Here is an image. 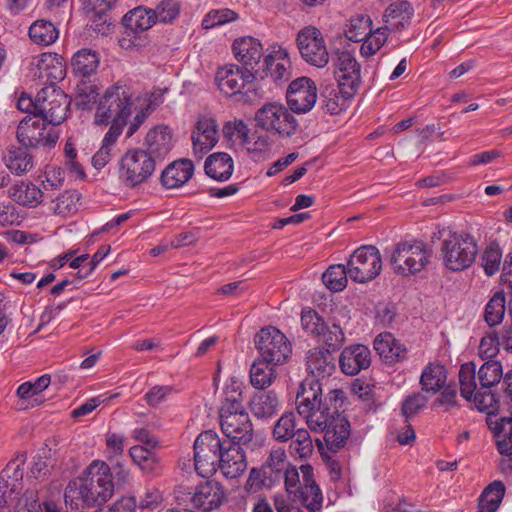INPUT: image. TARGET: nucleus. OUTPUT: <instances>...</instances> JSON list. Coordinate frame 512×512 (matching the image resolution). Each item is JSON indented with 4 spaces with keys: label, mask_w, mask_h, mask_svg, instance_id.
I'll return each mask as SVG.
<instances>
[{
    "label": "nucleus",
    "mask_w": 512,
    "mask_h": 512,
    "mask_svg": "<svg viewBox=\"0 0 512 512\" xmlns=\"http://www.w3.org/2000/svg\"><path fill=\"white\" fill-rule=\"evenodd\" d=\"M296 44L301 57L317 68L329 62V53L322 32L315 26H306L297 33Z\"/></svg>",
    "instance_id": "obj_17"
},
{
    "label": "nucleus",
    "mask_w": 512,
    "mask_h": 512,
    "mask_svg": "<svg viewBox=\"0 0 512 512\" xmlns=\"http://www.w3.org/2000/svg\"><path fill=\"white\" fill-rule=\"evenodd\" d=\"M502 251L495 242L490 243L482 254V266L487 276L494 275L500 268Z\"/></svg>",
    "instance_id": "obj_59"
},
{
    "label": "nucleus",
    "mask_w": 512,
    "mask_h": 512,
    "mask_svg": "<svg viewBox=\"0 0 512 512\" xmlns=\"http://www.w3.org/2000/svg\"><path fill=\"white\" fill-rule=\"evenodd\" d=\"M345 401L346 397L340 400V404H337L336 413L329 412L327 416L324 415V421L321 425L323 429L314 430L315 432L324 433V440L330 451L337 452L343 448L350 436L351 426L347 417L343 414Z\"/></svg>",
    "instance_id": "obj_18"
},
{
    "label": "nucleus",
    "mask_w": 512,
    "mask_h": 512,
    "mask_svg": "<svg viewBox=\"0 0 512 512\" xmlns=\"http://www.w3.org/2000/svg\"><path fill=\"white\" fill-rule=\"evenodd\" d=\"M132 105L130 88L126 85L115 84L109 87L100 99L95 122L99 125H108L110 122L127 123Z\"/></svg>",
    "instance_id": "obj_4"
},
{
    "label": "nucleus",
    "mask_w": 512,
    "mask_h": 512,
    "mask_svg": "<svg viewBox=\"0 0 512 512\" xmlns=\"http://www.w3.org/2000/svg\"><path fill=\"white\" fill-rule=\"evenodd\" d=\"M428 403V398L420 393H413L407 396L401 405V414L408 420L414 417L420 410H422Z\"/></svg>",
    "instance_id": "obj_61"
},
{
    "label": "nucleus",
    "mask_w": 512,
    "mask_h": 512,
    "mask_svg": "<svg viewBox=\"0 0 512 512\" xmlns=\"http://www.w3.org/2000/svg\"><path fill=\"white\" fill-rule=\"evenodd\" d=\"M371 364V351L362 344L345 347L339 356V367L345 375L355 376Z\"/></svg>",
    "instance_id": "obj_23"
},
{
    "label": "nucleus",
    "mask_w": 512,
    "mask_h": 512,
    "mask_svg": "<svg viewBox=\"0 0 512 512\" xmlns=\"http://www.w3.org/2000/svg\"><path fill=\"white\" fill-rule=\"evenodd\" d=\"M174 495L179 506L189 503L191 508L206 512L220 507L225 497L223 487L218 482L209 480L197 485L194 489L179 485L174 490Z\"/></svg>",
    "instance_id": "obj_9"
},
{
    "label": "nucleus",
    "mask_w": 512,
    "mask_h": 512,
    "mask_svg": "<svg viewBox=\"0 0 512 512\" xmlns=\"http://www.w3.org/2000/svg\"><path fill=\"white\" fill-rule=\"evenodd\" d=\"M307 369L315 377L330 376L335 370V359L329 350L314 349L307 356Z\"/></svg>",
    "instance_id": "obj_35"
},
{
    "label": "nucleus",
    "mask_w": 512,
    "mask_h": 512,
    "mask_svg": "<svg viewBox=\"0 0 512 512\" xmlns=\"http://www.w3.org/2000/svg\"><path fill=\"white\" fill-rule=\"evenodd\" d=\"M446 378L447 372L441 363H430L424 368L420 377L422 390L437 393L444 387Z\"/></svg>",
    "instance_id": "obj_39"
},
{
    "label": "nucleus",
    "mask_w": 512,
    "mask_h": 512,
    "mask_svg": "<svg viewBox=\"0 0 512 512\" xmlns=\"http://www.w3.org/2000/svg\"><path fill=\"white\" fill-rule=\"evenodd\" d=\"M388 35L389 28L387 26L379 27L374 31L371 30V34L362 40L363 43L360 48L361 55L363 57H370L374 55L385 44L388 39Z\"/></svg>",
    "instance_id": "obj_53"
},
{
    "label": "nucleus",
    "mask_w": 512,
    "mask_h": 512,
    "mask_svg": "<svg viewBox=\"0 0 512 512\" xmlns=\"http://www.w3.org/2000/svg\"><path fill=\"white\" fill-rule=\"evenodd\" d=\"M55 184L53 187H49L50 193L54 195V201H50L51 203H55L52 207V210L55 214L66 216L77 210L76 204L79 200L78 195L74 191H64L63 193L56 194Z\"/></svg>",
    "instance_id": "obj_51"
},
{
    "label": "nucleus",
    "mask_w": 512,
    "mask_h": 512,
    "mask_svg": "<svg viewBox=\"0 0 512 512\" xmlns=\"http://www.w3.org/2000/svg\"><path fill=\"white\" fill-rule=\"evenodd\" d=\"M180 5L177 0H162L155 9V22H172L179 14Z\"/></svg>",
    "instance_id": "obj_64"
},
{
    "label": "nucleus",
    "mask_w": 512,
    "mask_h": 512,
    "mask_svg": "<svg viewBox=\"0 0 512 512\" xmlns=\"http://www.w3.org/2000/svg\"><path fill=\"white\" fill-rule=\"evenodd\" d=\"M296 416L293 412H285L275 423L273 437L279 442H287L298 433Z\"/></svg>",
    "instance_id": "obj_49"
},
{
    "label": "nucleus",
    "mask_w": 512,
    "mask_h": 512,
    "mask_svg": "<svg viewBox=\"0 0 512 512\" xmlns=\"http://www.w3.org/2000/svg\"><path fill=\"white\" fill-rule=\"evenodd\" d=\"M302 484L297 489L296 497L311 512L319 511L322 507L323 497L314 478L313 467L309 464L301 465Z\"/></svg>",
    "instance_id": "obj_24"
},
{
    "label": "nucleus",
    "mask_w": 512,
    "mask_h": 512,
    "mask_svg": "<svg viewBox=\"0 0 512 512\" xmlns=\"http://www.w3.org/2000/svg\"><path fill=\"white\" fill-rule=\"evenodd\" d=\"M505 294L503 291L496 292L485 308V321L489 326H495L499 324L505 314Z\"/></svg>",
    "instance_id": "obj_55"
},
{
    "label": "nucleus",
    "mask_w": 512,
    "mask_h": 512,
    "mask_svg": "<svg viewBox=\"0 0 512 512\" xmlns=\"http://www.w3.org/2000/svg\"><path fill=\"white\" fill-rule=\"evenodd\" d=\"M100 58L96 51L81 49L72 58L73 72L81 77H88L97 71Z\"/></svg>",
    "instance_id": "obj_42"
},
{
    "label": "nucleus",
    "mask_w": 512,
    "mask_h": 512,
    "mask_svg": "<svg viewBox=\"0 0 512 512\" xmlns=\"http://www.w3.org/2000/svg\"><path fill=\"white\" fill-rule=\"evenodd\" d=\"M54 183L50 180L42 182V188L32 183L20 182L9 188V196L15 202L23 206L35 207L46 201H54V195L50 193V188Z\"/></svg>",
    "instance_id": "obj_20"
},
{
    "label": "nucleus",
    "mask_w": 512,
    "mask_h": 512,
    "mask_svg": "<svg viewBox=\"0 0 512 512\" xmlns=\"http://www.w3.org/2000/svg\"><path fill=\"white\" fill-rule=\"evenodd\" d=\"M194 173V165L191 160L181 159L169 164L160 177L161 184L166 189H174L183 186Z\"/></svg>",
    "instance_id": "obj_31"
},
{
    "label": "nucleus",
    "mask_w": 512,
    "mask_h": 512,
    "mask_svg": "<svg viewBox=\"0 0 512 512\" xmlns=\"http://www.w3.org/2000/svg\"><path fill=\"white\" fill-rule=\"evenodd\" d=\"M71 100L60 88L47 85L38 92L39 117L50 125H59L67 117Z\"/></svg>",
    "instance_id": "obj_15"
},
{
    "label": "nucleus",
    "mask_w": 512,
    "mask_h": 512,
    "mask_svg": "<svg viewBox=\"0 0 512 512\" xmlns=\"http://www.w3.org/2000/svg\"><path fill=\"white\" fill-rule=\"evenodd\" d=\"M233 53L236 59L243 65L242 68H249L255 72V67L259 64L263 56L261 43L250 36L236 39L232 45Z\"/></svg>",
    "instance_id": "obj_27"
},
{
    "label": "nucleus",
    "mask_w": 512,
    "mask_h": 512,
    "mask_svg": "<svg viewBox=\"0 0 512 512\" xmlns=\"http://www.w3.org/2000/svg\"><path fill=\"white\" fill-rule=\"evenodd\" d=\"M374 349L388 364H395L407 358V349L391 333H381L374 340Z\"/></svg>",
    "instance_id": "obj_30"
},
{
    "label": "nucleus",
    "mask_w": 512,
    "mask_h": 512,
    "mask_svg": "<svg viewBox=\"0 0 512 512\" xmlns=\"http://www.w3.org/2000/svg\"><path fill=\"white\" fill-rule=\"evenodd\" d=\"M278 406L279 399L274 391L255 394L250 402L251 412L259 419L271 418L276 414Z\"/></svg>",
    "instance_id": "obj_38"
},
{
    "label": "nucleus",
    "mask_w": 512,
    "mask_h": 512,
    "mask_svg": "<svg viewBox=\"0 0 512 512\" xmlns=\"http://www.w3.org/2000/svg\"><path fill=\"white\" fill-rule=\"evenodd\" d=\"M287 56L288 53L283 49L268 54L264 58L265 67L261 74L258 72V76L261 78L269 76L275 83L287 81L290 77L289 60Z\"/></svg>",
    "instance_id": "obj_33"
},
{
    "label": "nucleus",
    "mask_w": 512,
    "mask_h": 512,
    "mask_svg": "<svg viewBox=\"0 0 512 512\" xmlns=\"http://www.w3.org/2000/svg\"><path fill=\"white\" fill-rule=\"evenodd\" d=\"M431 253L422 241L400 242L391 255L390 262L397 274L408 276L420 272L428 264Z\"/></svg>",
    "instance_id": "obj_10"
},
{
    "label": "nucleus",
    "mask_w": 512,
    "mask_h": 512,
    "mask_svg": "<svg viewBox=\"0 0 512 512\" xmlns=\"http://www.w3.org/2000/svg\"><path fill=\"white\" fill-rule=\"evenodd\" d=\"M36 69L34 75L49 85L56 86V83L63 80L66 75V66L63 58L57 54H41L37 60Z\"/></svg>",
    "instance_id": "obj_26"
},
{
    "label": "nucleus",
    "mask_w": 512,
    "mask_h": 512,
    "mask_svg": "<svg viewBox=\"0 0 512 512\" xmlns=\"http://www.w3.org/2000/svg\"><path fill=\"white\" fill-rule=\"evenodd\" d=\"M501 346L500 336L496 332L486 334L479 345V356L483 360H494Z\"/></svg>",
    "instance_id": "obj_63"
},
{
    "label": "nucleus",
    "mask_w": 512,
    "mask_h": 512,
    "mask_svg": "<svg viewBox=\"0 0 512 512\" xmlns=\"http://www.w3.org/2000/svg\"><path fill=\"white\" fill-rule=\"evenodd\" d=\"M258 70L252 72L235 64H228L217 70L215 80L219 90L237 102L252 103L262 97L260 88L255 84Z\"/></svg>",
    "instance_id": "obj_1"
},
{
    "label": "nucleus",
    "mask_w": 512,
    "mask_h": 512,
    "mask_svg": "<svg viewBox=\"0 0 512 512\" xmlns=\"http://www.w3.org/2000/svg\"><path fill=\"white\" fill-rule=\"evenodd\" d=\"M157 163L140 148L125 152L119 161L118 177L127 188L145 183L154 173Z\"/></svg>",
    "instance_id": "obj_7"
},
{
    "label": "nucleus",
    "mask_w": 512,
    "mask_h": 512,
    "mask_svg": "<svg viewBox=\"0 0 512 512\" xmlns=\"http://www.w3.org/2000/svg\"><path fill=\"white\" fill-rule=\"evenodd\" d=\"M476 365L474 362H467L460 366L459 383L462 397L470 401L474 392L477 390L476 385Z\"/></svg>",
    "instance_id": "obj_54"
},
{
    "label": "nucleus",
    "mask_w": 512,
    "mask_h": 512,
    "mask_svg": "<svg viewBox=\"0 0 512 512\" xmlns=\"http://www.w3.org/2000/svg\"><path fill=\"white\" fill-rule=\"evenodd\" d=\"M371 30V18L365 14H358L351 17L349 24H347L344 32L348 40L353 42H360L369 34H371Z\"/></svg>",
    "instance_id": "obj_47"
},
{
    "label": "nucleus",
    "mask_w": 512,
    "mask_h": 512,
    "mask_svg": "<svg viewBox=\"0 0 512 512\" xmlns=\"http://www.w3.org/2000/svg\"><path fill=\"white\" fill-rule=\"evenodd\" d=\"M357 91L352 89V93H348L345 86L339 83L337 86H325L321 92L323 106L330 114H338L346 108L348 100L354 97Z\"/></svg>",
    "instance_id": "obj_34"
},
{
    "label": "nucleus",
    "mask_w": 512,
    "mask_h": 512,
    "mask_svg": "<svg viewBox=\"0 0 512 512\" xmlns=\"http://www.w3.org/2000/svg\"><path fill=\"white\" fill-rule=\"evenodd\" d=\"M222 432L227 442L248 444L253 439V427L249 415L242 404L241 392L233 391L223 401L220 411Z\"/></svg>",
    "instance_id": "obj_3"
},
{
    "label": "nucleus",
    "mask_w": 512,
    "mask_h": 512,
    "mask_svg": "<svg viewBox=\"0 0 512 512\" xmlns=\"http://www.w3.org/2000/svg\"><path fill=\"white\" fill-rule=\"evenodd\" d=\"M348 267L343 264L331 265L322 275V281L328 289L338 292L347 285Z\"/></svg>",
    "instance_id": "obj_52"
},
{
    "label": "nucleus",
    "mask_w": 512,
    "mask_h": 512,
    "mask_svg": "<svg viewBox=\"0 0 512 512\" xmlns=\"http://www.w3.org/2000/svg\"><path fill=\"white\" fill-rule=\"evenodd\" d=\"M254 343L260 354L258 358L274 365H283L292 353L290 341L272 326L262 328L255 335Z\"/></svg>",
    "instance_id": "obj_11"
},
{
    "label": "nucleus",
    "mask_w": 512,
    "mask_h": 512,
    "mask_svg": "<svg viewBox=\"0 0 512 512\" xmlns=\"http://www.w3.org/2000/svg\"><path fill=\"white\" fill-rule=\"evenodd\" d=\"M476 238L466 231H449L441 240L440 257L443 266L452 272L470 268L478 255Z\"/></svg>",
    "instance_id": "obj_2"
},
{
    "label": "nucleus",
    "mask_w": 512,
    "mask_h": 512,
    "mask_svg": "<svg viewBox=\"0 0 512 512\" xmlns=\"http://www.w3.org/2000/svg\"><path fill=\"white\" fill-rule=\"evenodd\" d=\"M303 329L314 337H321L327 329L324 319L313 309H303L301 314Z\"/></svg>",
    "instance_id": "obj_56"
},
{
    "label": "nucleus",
    "mask_w": 512,
    "mask_h": 512,
    "mask_svg": "<svg viewBox=\"0 0 512 512\" xmlns=\"http://www.w3.org/2000/svg\"><path fill=\"white\" fill-rule=\"evenodd\" d=\"M275 366L271 362L257 358L250 368V382L256 389L269 387L276 379Z\"/></svg>",
    "instance_id": "obj_41"
},
{
    "label": "nucleus",
    "mask_w": 512,
    "mask_h": 512,
    "mask_svg": "<svg viewBox=\"0 0 512 512\" xmlns=\"http://www.w3.org/2000/svg\"><path fill=\"white\" fill-rule=\"evenodd\" d=\"M345 397V393L340 389L331 390L324 398L314 396L308 400H301L296 404L297 412L306 420V424L311 430H321L324 421V415L336 413L337 404Z\"/></svg>",
    "instance_id": "obj_13"
},
{
    "label": "nucleus",
    "mask_w": 512,
    "mask_h": 512,
    "mask_svg": "<svg viewBox=\"0 0 512 512\" xmlns=\"http://www.w3.org/2000/svg\"><path fill=\"white\" fill-rule=\"evenodd\" d=\"M348 274L354 282L365 283L381 272L382 259L379 250L372 245L361 246L350 256Z\"/></svg>",
    "instance_id": "obj_14"
},
{
    "label": "nucleus",
    "mask_w": 512,
    "mask_h": 512,
    "mask_svg": "<svg viewBox=\"0 0 512 512\" xmlns=\"http://www.w3.org/2000/svg\"><path fill=\"white\" fill-rule=\"evenodd\" d=\"M193 153L199 159L208 153L218 142V124L212 117L202 116L196 124L191 135Z\"/></svg>",
    "instance_id": "obj_21"
},
{
    "label": "nucleus",
    "mask_w": 512,
    "mask_h": 512,
    "mask_svg": "<svg viewBox=\"0 0 512 512\" xmlns=\"http://www.w3.org/2000/svg\"><path fill=\"white\" fill-rule=\"evenodd\" d=\"M152 448L136 445L130 448L129 454L133 462L144 472L154 473L159 460Z\"/></svg>",
    "instance_id": "obj_48"
},
{
    "label": "nucleus",
    "mask_w": 512,
    "mask_h": 512,
    "mask_svg": "<svg viewBox=\"0 0 512 512\" xmlns=\"http://www.w3.org/2000/svg\"><path fill=\"white\" fill-rule=\"evenodd\" d=\"M58 36V29L48 20H36L29 28L30 39L39 46H49L53 44L58 39Z\"/></svg>",
    "instance_id": "obj_44"
},
{
    "label": "nucleus",
    "mask_w": 512,
    "mask_h": 512,
    "mask_svg": "<svg viewBox=\"0 0 512 512\" xmlns=\"http://www.w3.org/2000/svg\"><path fill=\"white\" fill-rule=\"evenodd\" d=\"M291 440L290 451L294 456L307 458L312 455L314 446L307 429L300 428L298 433Z\"/></svg>",
    "instance_id": "obj_57"
},
{
    "label": "nucleus",
    "mask_w": 512,
    "mask_h": 512,
    "mask_svg": "<svg viewBox=\"0 0 512 512\" xmlns=\"http://www.w3.org/2000/svg\"><path fill=\"white\" fill-rule=\"evenodd\" d=\"M289 466L284 449L271 450L268 458L260 468H252L245 489L249 493H256L262 488H271L283 479V473Z\"/></svg>",
    "instance_id": "obj_8"
},
{
    "label": "nucleus",
    "mask_w": 512,
    "mask_h": 512,
    "mask_svg": "<svg viewBox=\"0 0 512 512\" xmlns=\"http://www.w3.org/2000/svg\"><path fill=\"white\" fill-rule=\"evenodd\" d=\"M334 65L337 82L345 86L348 93H352V89L358 90L361 83L360 64L355 57L348 51L338 52Z\"/></svg>",
    "instance_id": "obj_22"
},
{
    "label": "nucleus",
    "mask_w": 512,
    "mask_h": 512,
    "mask_svg": "<svg viewBox=\"0 0 512 512\" xmlns=\"http://www.w3.org/2000/svg\"><path fill=\"white\" fill-rule=\"evenodd\" d=\"M238 19V14L228 8L214 9L206 14L202 21L203 29H212Z\"/></svg>",
    "instance_id": "obj_58"
},
{
    "label": "nucleus",
    "mask_w": 512,
    "mask_h": 512,
    "mask_svg": "<svg viewBox=\"0 0 512 512\" xmlns=\"http://www.w3.org/2000/svg\"><path fill=\"white\" fill-rule=\"evenodd\" d=\"M124 26L128 27V33H141L153 26L155 23V13L153 9L137 7L129 11L123 18Z\"/></svg>",
    "instance_id": "obj_40"
},
{
    "label": "nucleus",
    "mask_w": 512,
    "mask_h": 512,
    "mask_svg": "<svg viewBox=\"0 0 512 512\" xmlns=\"http://www.w3.org/2000/svg\"><path fill=\"white\" fill-rule=\"evenodd\" d=\"M228 442L221 440L212 430L204 431L194 442V465L196 472L203 478L214 475L221 463V457Z\"/></svg>",
    "instance_id": "obj_5"
},
{
    "label": "nucleus",
    "mask_w": 512,
    "mask_h": 512,
    "mask_svg": "<svg viewBox=\"0 0 512 512\" xmlns=\"http://www.w3.org/2000/svg\"><path fill=\"white\" fill-rule=\"evenodd\" d=\"M144 153L155 160L162 162L172 149V134L167 126H156L151 129L145 138Z\"/></svg>",
    "instance_id": "obj_25"
},
{
    "label": "nucleus",
    "mask_w": 512,
    "mask_h": 512,
    "mask_svg": "<svg viewBox=\"0 0 512 512\" xmlns=\"http://www.w3.org/2000/svg\"><path fill=\"white\" fill-rule=\"evenodd\" d=\"M243 444L228 442L222 455L221 463L218 468L221 469L225 477L234 479L242 475L247 469L245 452Z\"/></svg>",
    "instance_id": "obj_28"
},
{
    "label": "nucleus",
    "mask_w": 512,
    "mask_h": 512,
    "mask_svg": "<svg viewBox=\"0 0 512 512\" xmlns=\"http://www.w3.org/2000/svg\"><path fill=\"white\" fill-rule=\"evenodd\" d=\"M254 120L257 127L287 138L295 135L299 126L288 108L279 102L264 104L256 111Z\"/></svg>",
    "instance_id": "obj_6"
},
{
    "label": "nucleus",
    "mask_w": 512,
    "mask_h": 512,
    "mask_svg": "<svg viewBox=\"0 0 512 512\" xmlns=\"http://www.w3.org/2000/svg\"><path fill=\"white\" fill-rule=\"evenodd\" d=\"M80 479V484L93 497L96 507L111 498L114 491L113 475L109 466L103 461H93Z\"/></svg>",
    "instance_id": "obj_12"
},
{
    "label": "nucleus",
    "mask_w": 512,
    "mask_h": 512,
    "mask_svg": "<svg viewBox=\"0 0 512 512\" xmlns=\"http://www.w3.org/2000/svg\"><path fill=\"white\" fill-rule=\"evenodd\" d=\"M489 413L486 423L496 438L498 451L501 455H512V411L508 417H494Z\"/></svg>",
    "instance_id": "obj_29"
},
{
    "label": "nucleus",
    "mask_w": 512,
    "mask_h": 512,
    "mask_svg": "<svg viewBox=\"0 0 512 512\" xmlns=\"http://www.w3.org/2000/svg\"><path fill=\"white\" fill-rule=\"evenodd\" d=\"M286 99L292 112L298 114L309 112L317 100L315 82L308 77L293 80L286 91Z\"/></svg>",
    "instance_id": "obj_19"
},
{
    "label": "nucleus",
    "mask_w": 512,
    "mask_h": 512,
    "mask_svg": "<svg viewBox=\"0 0 512 512\" xmlns=\"http://www.w3.org/2000/svg\"><path fill=\"white\" fill-rule=\"evenodd\" d=\"M503 377V370L500 361L488 360L478 371V379L481 389H490L498 384Z\"/></svg>",
    "instance_id": "obj_50"
},
{
    "label": "nucleus",
    "mask_w": 512,
    "mask_h": 512,
    "mask_svg": "<svg viewBox=\"0 0 512 512\" xmlns=\"http://www.w3.org/2000/svg\"><path fill=\"white\" fill-rule=\"evenodd\" d=\"M504 493L505 486L501 481L489 484L479 498V512H495L499 508Z\"/></svg>",
    "instance_id": "obj_45"
},
{
    "label": "nucleus",
    "mask_w": 512,
    "mask_h": 512,
    "mask_svg": "<svg viewBox=\"0 0 512 512\" xmlns=\"http://www.w3.org/2000/svg\"><path fill=\"white\" fill-rule=\"evenodd\" d=\"M325 344L332 348V350L339 349L346 340L344 327L341 325L339 321L332 322L331 326H327V329L324 331V334L321 336Z\"/></svg>",
    "instance_id": "obj_62"
},
{
    "label": "nucleus",
    "mask_w": 512,
    "mask_h": 512,
    "mask_svg": "<svg viewBox=\"0 0 512 512\" xmlns=\"http://www.w3.org/2000/svg\"><path fill=\"white\" fill-rule=\"evenodd\" d=\"M47 124L40 117H25L17 127L18 142L27 149L39 146L53 147L59 135L52 127L48 128Z\"/></svg>",
    "instance_id": "obj_16"
},
{
    "label": "nucleus",
    "mask_w": 512,
    "mask_h": 512,
    "mask_svg": "<svg viewBox=\"0 0 512 512\" xmlns=\"http://www.w3.org/2000/svg\"><path fill=\"white\" fill-rule=\"evenodd\" d=\"M7 168L17 174L26 173L33 168V157L27 148L11 146L4 156Z\"/></svg>",
    "instance_id": "obj_43"
},
{
    "label": "nucleus",
    "mask_w": 512,
    "mask_h": 512,
    "mask_svg": "<svg viewBox=\"0 0 512 512\" xmlns=\"http://www.w3.org/2000/svg\"><path fill=\"white\" fill-rule=\"evenodd\" d=\"M204 169L209 177L217 181H226L232 175L233 160L227 153H214L206 159Z\"/></svg>",
    "instance_id": "obj_36"
},
{
    "label": "nucleus",
    "mask_w": 512,
    "mask_h": 512,
    "mask_svg": "<svg viewBox=\"0 0 512 512\" xmlns=\"http://www.w3.org/2000/svg\"><path fill=\"white\" fill-rule=\"evenodd\" d=\"M26 461L25 454H19L11 459L6 467L0 472L1 480L10 482V491H20L22 489L23 466Z\"/></svg>",
    "instance_id": "obj_46"
},
{
    "label": "nucleus",
    "mask_w": 512,
    "mask_h": 512,
    "mask_svg": "<svg viewBox=\"0 0 512 512\" xmlns=\"http://www.w3.org/2000/svg\"><path fill=\"white\" fill-rule=\"evenodd\" d=\"M64 501L70 512H88L96 508L93 497L80 484V479L70 480L64 491Z\"/></svg>",
    "instance_id": "obj_32"
},
{
    "label": "nucleus",
    "mask_w": 512,
    "mask_h": 512,
    "mask_svg": "<svg viewBox=\"0 0 512 512\" xmlns=\"http://www.w3.org/2000/svg\"><path fill=\"white\" fill-rule=\"evenodd\" d=\"M55 454L56 452L45 444L33 457L28 477L41 481L47 479L57 463Z\"/></svg>",
    "instance_id": "obj_37"
},
{
    "label": "nucleus",
    "mask_w": 512,
    "mask_h": 512,
    "mask_svg": "<svg viewBox=\"0 0 512 512\" xmlns=\"http://www.w3.org/2000/svg\"><path fill=\"white\" fill-rule=\"evenodd\" d=\"M488 390L489 389H481L480 387L474 392L472 398L479 411L486 412L487 416H489V413H492V416L497 417L496 411L499 408L498 400L495 394Z\"/></svg>",
    "instance_id": "obj_60"
}]
</instances>
